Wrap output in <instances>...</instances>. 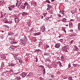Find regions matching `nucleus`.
Here are the masks:
<instances>
[{
  "label": "nucleus",
  "instance_id": "obj_46",
  "mask_svg": "<svg viewBox=\"0 0 80 80\" xmlns=\"http://www.w3.org/2000/svg\"><path fill=\"white\" fill-rule=\"evenodd\" d=\"M63 32H64L65 33H66V30H65V28L63 29Z\"/></svg>",
  "mask_w": 80,
  "mask_h": 80
},
{
  "label": "nucleus",
  "instance_id": "obj_58",
  "mask_svg": "<svg viewBox=\"0 0 80 80\" xmlns=\"http://www.w3.org/2000/svg\"><path fill=\"white\" fill-rule=\"evenodd\" d=\"M10 71L11 72H13V70L12 69H10Z\"/></svg>",
  "mask_w": 80,
  "mask_h": 80
},
{
  "label": "nucleus",
  "instance_id": "obj_48",
  "mask_svg": "<svg viewBox=\"0 0 80 80\" xmlns=\"http://www.w3.org/2000/svg\"><path fill=\"white\" fill-rule=\"evenodd\" d=\"M20 5H21V4L20 3H19L18 4V8H20Z\"/></svg>",
  "mask_w": 80,
  "mask_h": 80
},
{
  "label": "nucleus",
  "instance_id": "obj_32",
  "mask_svg": "<svg viewBox=\"0 0 80 80\" xmlns=\"http://www.w3.org/2000/svg\"><path fill=\"white\" fill-rule=\"evenodd\" d=\"M4 26L5 27H6V28H9L8 26L7 25H4Z\"/></svg>",
  "mask_w": 80,
  "mask_h": 80
},
{
  "label": "nucleus",
  "instance_id": "obj_24",
  "mask_svg": "<svg viewBox=\"0 0 80 80\" xmlns=\"http://www.w3.org/2000/svg\"><path fill=\"white\" fill-rule=\"evenodd\" d=\"M48 14V13H43V15H44V17H46V15H47Z\"/></svg>",
  "mask_w": 80,
  "mask_h": 80
},
{
  "label": "nucleus",
  "instance_id": "obj_27",
  "mask_svg": "<svg viewBox=\"0 0 80 80\" xmlns=\"http://www.w3.org/2000/svg\"><path fill=\"white\" fill-rule=\"evenodd\" d=\"M42 45V42H40L39 44V46H41Z\"/></svg>",
  "mask_w": 80,
  "mask_h": 80
},
{
  "label": "nucleus",
  "instance_id": "obj_31",
  "mask_svg": "<svg viewBox=\"0 0 80 80\" xmlns=\"http://www.w3.org/2000/svg\"><path fill=\"white\" fill-rule=\"evenodd\" d=\"M40 80H45V79L42 78L40 77Z\"/></svg>",
  "mask_w": 80,
  "mask_h": 80
},
{
  "label": "nucleus",
  "instance_id": "obj_57",
  "mask_svg": "<svg viewBox=\"0 0 80 80\" xmlns=\"http://www.w3.org/2000/svg\"><path fill=\"white\" fill-rule=\"evenodd\" d=\"M2 15L1 16V17H3V14L2 13H1Z\"/></svg>",
  "mask_w": 80,
  "mask_h": 80
},
{
  "label": "nucleus",
  "instance_id": "obj_43",
  "mask_svg": "<svg viewBox=\"0 0 80 80\" xmlns=\"http://www.w3.org/2000/svg\"><path fill=\"white\" fill-rule=\"evenodd\" d=\"M28 25L29 27H31V24H30V22H28Z\"/></svg>",
  "mask_w": 80,
  "mask_h": 80
},
{
  "label": "nucleus",
  "instance_id": "obj_64",
  "mask_svg": "<svg viewBox=\"0 0 80 80\" xmlns=\"http://www.w3.org/2000/svg\"><path fill=\"white\" fill-rule=\"evenodd\" d=\"M58 37H59V38H60V37H61V36H59Z\"/></svg>",
  "mask_w": 80,
  "mask_h": 80
},
{
  "label": "nucleus",
  "instance_id": "obj_51",
  "mask_svg": "<svg viewBox=\"0 0 80 80\" xmlns=\"http://www.w3.org/2000/svg\"><path fill=\"white\" fill-rule=\"evenodd\" d=\"M53 77H54V75H51V78H53Z\"/></svg>",
  "mask_w": 80,
  "mask_h": 80
},
{
  "label": "nucleus",
  "instance_id": "obj_36",
  "mask_svg": "<svg viewBox=\"0 0 80 80\" xmlns=\"http://www.w3.org/2000/svg\"><path fill=\"white\" fill-rule=\"evenodd\" d=\"M35 59H36L35 62H38V58H36Z\"/></svg>",
  "mask_w": 80,
  "mask_h": 80
},
{
  "label": "nucleus",
  "instance_id": "obj_20",
  "mask_svg": "<svg viewBox=\"0 0 80 80\" xmlns=\"http://www.w3.org/2000/svg\"><path fill=\"white\" fill-rule=\"evenodd\" d=\"M15 60H19L18 59H20V57H17V56L14 58Z\"/></svg>",
  "mask_w": 80,
  "mask_h": 80
},
{
  "label": "nucleus",
  "instance_id": "obj_16",
  "mask_svg": "<svg viewBox=\"0 0 80 80\" xmlns=\"http://www.w3.org/2000/svg\"><path fill=\"white\" fill-rule=\"evenodd\" d=\"M15 79L16 80H19L20 79V77H16Z\"/></svg>",
  "mask_w": 80,
  "mask_h": 80
},
{
  "label": "nucleus",
  "instance_id": "obj_23",
  "mask_svg": "<svg viewBox=\"0 0 80 80\" xmlns=\"http://www.w3.org/2000/svg\"><path fill=\"white\" fill-rule=\"evenodd\" d=\"M60 12L61 13V14H62V15H65V13L63 12L62 11H60Z\"/></svg>",
  "mask_w": 80,
  "mask_h": 80
},
{
  "label": "nucleus",
  "instance_id": "obj_9",
  "mask_svg": "<svg viewBox=\"0 0 80 80\" xmlns=\"http://www.w3.org/2000/svg\"><path fill=\"white\" fill-rule=\"evenodd\" d=\"M14 33H13L12 32H9L8 33V35H11V36H13V35Z\"/></svg>",
  "mask_w": 80,
  "mask_h": 80
},
{
  "label": "nucleus",
  "instance_id": "obj_21",
  "mask_svg": "<svg viewBox=\"0 0 80 80\" xmlns=\"http://www.w3.org/2000/svg\"><path fill=\"white\" fill-rule=\"evenodd\" d=\"M78 30H80V23H79L78 24Z\"/></svg>",
  "mask_w": 80,
  "mask_h": 80
},
{
  "label": "nucleus",
  "instance_id": "obj_54",
  "mask_svg": "<svg viewBox=\"0 0 80 80\" xmlns=\"http://www.w3.org/2000/svg\"><path fill=\"white\" fill-rule=\"evenodd\" d=\"M73 41L72 40V41H71L70 42V43H73Z\"/></svg>",
  "mask_w": 80,
  "mask_h": 80
},
{
  "label": "nucleus",
  "instance_id": "obj_4",
  "mask_svg": "<svg viewBox=\"0 0 80 80\" xmlns=\"http://www.w3.org/2000/svg\"><path fill=\"white\" fill-rule=\"evenodd\" d=\"M60 45L61 44L60 43H57L55 45V47H56V48H58L60 47Z\"/></svg>",
  "mask_w": 80,
  "mask_h": 80
},
{
  "label": "nucleus",
  "instance_id": "obj_18",
  "mask_svg": "<svg viewBox=\"0 0 80 80\" xmlns=\"http://www.w3.org/2000/svg\"><path fill=\"white\" fill-rule=\"evenodd\" d=\"M44 48H46V49H47V48H49V46H48V45L45 46L44 47Z\"/></svg>",
  "mask_w": 80,
  "mask_h": 80
},
{
  "label": "nucleus",
  "instance_id": "obj_6",
  "mask_svg": "<svg viewBox=\"0 0 80 80\" xmlns=\"http://www.w3.org/2000/svg\"><path fill=\"white\" fill-rule=\"evenodd\" d=\"M62 49L63 52H64L65 50H67V46H65L62 47Z\"/></svg>",
  "mask_w": 80,
  "mask_h": 80
},
{
  "label": "nucleus",
  "instance_id": "obj_41",
  "mask_svg": "<svg viewBox=\"0 0 80 80\" xmlns=\"http://www.w3.org/2000/svg\"><path fill=\"white\" fill-rule=\"evenodd\" d=\"M23 13L24 14V15H27L28 14V13L27 12H23Z\"/></svg>",
  "mask_w": 80,
  "mask_h": 80
},
{
  "label": "nucleus",
  "instance_id": "obj_25",
  "mask_svg": "<svg viewBox=\"0 0 80 80\" xmlns=\"http://www.w3.org/2000/svg\"><path fill=\"white\" fill-rule=\"evenodd\" d=\"M19 62L20 63H22V62H23V61L21 60H18Z\"/></svg>",
  "mask_w": 80,
  "mask_h": 80
},
{
  "label": "nucleus",
  "instance_id": "obj_28",
  "mask_svg": "<svg viewBox=\"0 0 80 80\" xmlns=\"http://www.w3.org/2000/svg\"><path fill=\"white\" fill-rule=\"evenodd\" d=\"M69 25V26L71 25L72 27H73V23H72L70 22Z\"/></svg>",
  "mask_w": 80,
  "mask_h": 80
},
{
  "label": "nucleus",
  "instance_id": "obj_19",
  "mask_svg": "<svg viewBox=\"0 0 80 80\" xmlns=\"http://www.w3.org/2000/svg\"><path fill=\"white\" fill-rule=\"evenodd\" d=\"M43 74L44 75H45V69H44L43 70Z\"/></svg>",
  "mask_w": 80,
  "mask_h": 80
},
{
  "label": "nucleus",
  "instance_id": "obj_30",
  "mask_svg": "<svg viewBox=\"0 0 80 80\" xmlns=\"http://www.w3.org/2000/svg\"><path fill=\"white\" fill-rule=\"evenodd\" d=\"M59 41L60 42H63V39H60Z\"/></svg>",
  "mask_w": 80,
  "mask_h": 80
},
{
  "label": "nucleus",
  "instance_id": "obj_62",
  "mask_svg": "<svg viewBox=\"0 0 80 80\" xmlns=\"http://www.w3.org/2000/svg\"><path fill=\"white\" fill-rule=\"evenodd\" d=\"M34 3L36 5H37V3L36 2H35Z\"/></svg>",
  "mask_w": 80,
  "mask_h": 80
},
{
  "label": "nucleus",
  "instance_id": "obj_11",
  "mask_svg": "<svg viewBox=\"0 0 80 80\" xmlns=\"http://www.w3.org/2000/svg\"><path fill=\"white\" fill-rule=\"evenodd\" d=\"M73 36H74V37H75L76 36V34H70L69 35V37H73Z\"/></svg>",
  "mask_w": 80,
  "mask_h": 80
},
{
  "label": "nucleus",
  "instance_id": "obj_44",
  "mask_svg": "<svg viewBox=\"0 0 80 80\" xmlns=\"http://www.w3.org/2000/svg\"><path fill=\"white\" fill-rule=\"evenodd\" d=\"M47 7H49L50 8H51V6H50V5L49 4H48Z\"/></svg>",
  "mask_w": 80,
  "mask_h": 80
},
{
  "label": "nucleus",
  "instance_id": "obj_53",
  "mask_svg": "<svg viewBox=\"0 0 80 80\" xmlns=\"http://www.w3.org/2000/svg\"><path fill=\"white\" fill-rule=\"evenodd\" d=\"M55 0H51V1L52 2H53L55 1Z\"/></svg>",
  "mask_w": 80,
  "mask_h": 80
},
{
  "label": "nucleus",
  "instance_id": "obj_15",
  "mask_svg": "<svg viewBox=\"0 0 80 80\" xmlns=\"http://www.w3.org/2000/svg\"><path fill=\"white\" fill-rule=\"evenodd\" d=\"M34 35H40V32H38L37 33H35L34 34Z\"/></svg>",
  "mask_w": 80,
  "mask_h": 80
},
{
  "label": "nucleus",
  "instance_id": "obj_49",
  "mask_svg": "<svg viewBox=\"0 0 80 80\" xmlns=\"http://www.w3.org/2000/svg\"><path fill=\"white\" fill-rule=\"evenodd\" d=\"M50 8H49V7H48V8L47 9V10H50Z\"/></svg>",
  "mask_w": 80,
  "mask_h": 80
},
{
  "label": "nucleus",
  "instance_id": "obj_63",
  "mask_svg": "<svg viewBox=\"0 0 80 80\" xmlns=\"http://www.w3.org/2000/svg\"><path fill=\"white\" fill-rule=\"evenodd\" d=\"M2 33H3V32H4V31H2Z\"/></svg>",
  "mask_w": 80,
  "mask_h": 80
},
{
  "label": "nucleus",
  "instance_id": "obj_56",
  "mask_svg": "<svg viewBox=\"0 0 80 80\" xmlns=\"http://www.w3.org/2000/svg\"><path fill=\"white\" fill-rule=\"evenodd\" d=\"M48 3H50V2L48 0Z\"/></svg>",
  "mask_w": 80,
  "mask_h": 80
},
{
  "label": "nucleus",
  "instance_id": "obj_14",
  "mask_svg": "<svg viewBox=\"0 0 80 80\" xmlns=\"http://www.w3.org/2000/svg\"><path fill=\"white\" fill-rule=\"evenodd\" d=\"M72 65H73V67H77V66L78 65V64H73Z\"/></svg>",
  "mask_w": 80,
  "mask_h": 80
},
{
  "label": "nucleus",
  "instance_id": "obj_38",
  "mask_svg": "<svg viewBox=\"0 0 80 80\" xmlns=\"http://www.w3.org/2000/svg\"><path fill=\"white\" fill-rule=\"evenodd\" d=\"M13 56H14V58H15L17 57V56H18L16 54H14V55Z\"/></svg>",
  "mask_w": 80,
  "mask_h": 80
},
{
  "label": "nucleus",
  "instance_id": "obj_10",
  "mask_svg": "<svg viewBox=\"0 0 80 80\" xmlns=\"http://www.w3.org/2000/svg\"><path fill=\"white\" fill-rule=\"evenodd\" d=\"M77 50H78V48H77L76 46H75L73 48V50L74 51H77Z\"/></svg>",
  "mask_w": 80,
  "mask_h": 80
},
{
  "label": "nucleus",
  "instance_id": "obj_1",
  "mask_svg": "<svg viewBox=\"0 0 80 80\" xmlns=\"http://www.w3.org/2000/svg\"><path fill=\"white\" fill-rule=\"evenodd\" d=\"M24 5H25L26 6H27V8H26V10L28 9V8H30L31 6L29 4L27 3V2H26L24 3Z\"/></svg>",
  "mask_w": 80,
  "mask_h": 80
},
{
  "label": "nucleus",
  "instance_id": "obj_2",
  "mask_svg": "<svg viewBox=\"0 0 80 80\" xmlns=\"http://www.w3.org/2000/svg\"><path fill=\"white\" fill-rule=\"evenodd\" d=\"M40 29L42 32H44L45 31V28L44 26H42L40 28Z\"/></svg>",
  "mask_w": 80,
  "mask_h": 80
},
{
  "label": "nucleus",
  "instance_id": "obj_52",
  "mask_svg": "<svg viewBox=\"0 0 80 80\" xmlns=\"http://www.w3.org/2000/svg\"><path fill=\"white\" fill-rule=\"evenodd\" d=\"M64 51L65 52H68V50H67V49L65 50Z\"/></svg>",
  "mask_w": 80,
  "mask_h": 80
},
{
  "label": "nucleus",
  "instance_id": "obj_26",
  "mask_svg": "<svg viewBox=\"0 0 80 80\" xmlns=\"http://www.w3.org/2000/svg\"><path fill=\"white\" fill-rule=\"evenodd\" d=\"M69 79L70 80H73V79H72V77H69Z\"/></svg>",
  "mask_w": 80,
  "mask_h": 80
},
{
  "label": "nucleus",
  "instance_id": "obj_22",
  "mask_svg": "<svg viewBox=\"0 0 80 80\" xmlns=\"http://www.w3.org/2000/svg\"><path fill=\"white\" fill-rule=\"evenodd\" d=\"M32 75V72H30L29 74L28 75V77H30V76H31Z\"/></svg>",
  "mask_w": 80,
  "mask_h": 80
},
{
  "label": "nucleus",
  "instance_id": "obj_61",
  "mask_svg": "<svg viewBox=\"0 0 80 80\" xmlns=\"http://www.w3.org/2000/svg\"><path fill=\"white\" fill-rule=\"evenodd\" d=\"M36 40H37L36 39H34V41L36 42Z\"/></svg>",
  "mask_w": 80,
  "mask_h": 80
},
{
  "label": "nucleus",
  "instance_id": "obj_50",
  "mask_svg": "<svg viewBox=\"0 0 80 80\" xmlns=\"http://www.w3.org/2000/svg\"><path fill=\"white\" fill-rule=\"evenodd\" d=\"M11 7H12V8H14L15 7V5H13L12 6H11Z\"/></svg>",
  "mask_w": 80,
  "mask_h": 80
},
{
  "label": "nucleus",
  "instance_id": "obj_7",
  "mask_svg": "<svg viewBox=\"0 0 80 80\" xmlns=\"http://www.w3.org/2000/svg\"><path fill=\"white\" fill-rule=\"evenodd\" d=\"M15 23H18L19 21H18V18H16L15 19Z\"/></svg>",
  "mask_w": 80,
  "mask_h": 80
},
{
  "label": "nucleus",
  "instance_id": "obj_8",
  "mask_svg": "<svg viewBox=\"0 0 80 80\" xmlns=\"http://www.w3.org/2000/svg\"><path fill=\"white\" fill-rule=\"evenodd\" d=\"M4 23H9V24H11V23H12V21H5Z\"/></svg>",
  "mask_w": 80,
  "mask_h": 80
},
{
  "label": "nucleus",
  "instance_id": "obj_37",
  "mask_svg": "<svg viewBox=\"0 0 80 80\" xmlns=\"http://www.w3.org/2000/svg\"><path fill=\"white\" fill-rule=\"evenodd\" d=\"M57 63H59V64L60 65H61V67H62V65L61 64V62H57Z\"/></svg>",
  "mask_w": 80,
  "mask_h": 80
},
{
  "label": "nucleus",
  "instance_id": "obj_3",
  "mask_svg": "<svg viewBox=\"0 0 80 80\" xmlns=\"http://www.w3.org/2000/svg\"><path fill=\"white\" fill-rule=\"evenodd\" d=\"M27 41V38L26 37H24V39H22V41L21 42L23 44H25L26 43V42Z\"/></svg>",
  "mask_w": 80,
  "mask_h": 80
},
{
  "label": "nucleus",
  "instance_id": "obj_42",
  "mask_svg": "<svg viewBox=\"0 0 80 80\" xmlns=\"http://www.w3.org/2000/svg\"><path fill=\"white\" fill-rule=\"evenodd\" d=\"M63 20L64 21H65V22H66V21H67V19L65 18H63Z\"/></svg>",
  "mask_w": 80,
  "mask_h": 80
},
{
  "label": "nucleus",
  "instance_id": "obj_59",
  "mask_svg": "<svg viewBox=\"0 0 80 80\" xmlns=\"http://www.w3.org/2000/svg\"><path fill=\"white\" fill-rule=\"evenodd\" d=\"M43 18V16H42L41 17V19H42Z\"/></svg>",
  "mask_w": 80,
  "mask_h": 80
},
{
  "label": "nucleus",
  "instance_id": "obj_39",
  "mask_svg": "<svg viewBox=\"0 0 80 80\" xmlns=\"http://www.w3.org/2000/svg\"><path fill=\"white\" fill-rule=\"evenodd\" d=\"M11 66H15V65H16V64H12V63L11 64Z\"/></svg>",
  "mask_w": 80,
  "mask_h": 80
},
{
  "label": "nucleus",
  "instance_id": "obj_12",
  "mask_svg": "<svg viewBox=\"0 0 80 80\" xmlns=\"http://www.w3.org/2000/svg\"><path fill=\"white\" fill-rule=\"evenodd\" d=\"M26 7V6H24L23 5H22L21 6L20 8H22V9H25V8Z\"/></svg>",
  "mask_w": 80,
  "mask_h": 80
},
{
  "label": "nucleus",
  "instance_id": "obj_13",
  "mask_svg": "<svg viewBox=\"0 0 80 80\" xmlns=\"http://www.w3.org/2000/svg\"><path fill=\"white\" fill-rule=\"evenodd\" d=\"M11 44H13V45H15V44H17V42L14 41H11Z\"/></svg>",
  "mask_w": 80,
  "mask_h": 80
},
{
  "label": "nucleus",
  "instance_id": "obj_33",
  "mask_svg": "<svg viewBox=\"0 0 80 80\" xmlns=\"http://www.w3.org/2000/svg\"><path fill=\"white\" fill-rule=\"evenodd\" d=\"M49 54L48 53H44V55H47L48 56Z\"/></svg>",
  "mask_w": 80,
  "mask_h": 80
},
{
  "label": "nucleus",
  "instance_id": "obj_34",
  "mask_svg": "<svg viewBox=\"0 0 80 80\" xmlns=\"http://www.w3.org/2000/svg\"><path fill=\"white\" fill-rule=\"evenodd\" d=\"M58 16L59 17H62V15L60 14H58Z\"/></svg>",
  "mask_w": 80,
  "mask_h": 80
},
{
  "label": "nucleus",
  "instance_id": "obj_40",
  "mask_svg": "<svg viewBox=\"0 0 80 80\" xmlns=\"http://www.w3.org/2000/svg\"><path fill=\"white\" fill-rule=\"evenodd\" d=\"M9 8V10H10V11H12V9L10 7H8Z\"/></svg>",
  "mask_w": 80,
  "mask_h": 80
},
{
  "label": "nucleus",
  "instance_id": "obj_45",
  "mask_svg": "<svg viewBox=\"0 0 80 80\" xmlns=\"http://www.w3.org/2000/svg\"><path fill=\"white\" fill-rule=\"evenodd\" d=\"M68 67L69 68H70V67H71V64H69L68 65Z\"/></svg>",
  "mask_w": 80,
  "mask_h": 80
},
{
  "label": "nucleus",
  "instance_id": "obj_60",
  "mask_svg": "<svg viewBox=\"0 0 80 80\" xmlns=\"http://www.w3.org/2000/svg\"><path fill=\"white\" fill-rule=\"evenodd\" d=\"M66 27H68V25L67 24L66 25Z\"/></svg>",
  "mask_w": 80,
  "mask_h": 80
},
{
  "label": "nucleus",
  "instance_id": "obj_35",
  "mask_svg": "<svg viewBox=\"0 0 80 80\" xmlns=\"http://www.w3.org/2000/svg\"><path fill=\"white\" fill-rule=\"evenodd\" d=\"M18 1H17V2L16 3V7H17V5H18Z\"/></svg>",
  "mask_w": 80,
  "mask_h": 80
},
{
  "label": "nucleus",
  "instance_id": "obj_47",
  "mask_svg": "<svg viewBox=\"0 0 80 80\" xmlns=\"http://www.w3.org/2000/svg\"><path fill=\"white\" fill-rule=\"evenodd\" d=\"M48 19H49V18H46V21H48Z\"/></svg>",
  "mask_w": 80,
  "mask_h": 80
},
{
  "label": "nucleus",
  "instance_id": "obj_17",
  "mask_svg": "<svg viewBox=\"0 0 80 80\" xmlns=\"http://www.w3.org/2000/svg\"><path fill=\"white\" fill-rule=\"evenodd\" d=\"M71 12L72 14H74L75 13V11L74 10H72Z\"/></svg>",
  "mask_w": 80,
  "mask_h": 80
},
{
  "label": "nucleus",
  "instance_id": "obj_55",
  "mask_svg": "<svg viewBox=\"0 0 80 80\" xmlns=\"http://www.w3.org/2000/svg\"><path fill=\"white\" fill-rule=\"evenodd\" d=\"M74 20L73 19H71L70 20V21H71V22H73V21Z\"/></svg>",
  "mask_w": 80,
  "mask_h": 80
},
{
  "label": "nucleus",
  "instance_id": "obj_5",
  "mask_svg": "<svg viewBox=\"0 0 80 80\" xmlns=\"http://www.w3.org/2000/svg\"><path fill=\"white\" fill-rule=\"evenodd\" d=\"M27 72H23L22 74V77L23 78L25 77V76L27 75Z\"/></svg>",
  "mask_w": 80,
  "mask_h": 80
},
{
  "label": "nucleus",
  "instance_id": "obj_29",
  "mask_svg": "<svg viewBox=\"0 0 80 80\" xmlns=\"http://www.w3.org/2000/svg\"><path fill=\"white\" fill-rule=\"evenodd\" d=\"M40 67H41V68H43V69H44L45 68H44V67L43 66H41L40 65L39 66Z\"/></svg>",
  "mask_w": 80,
  "mask_h": 80
}]
</instances>
